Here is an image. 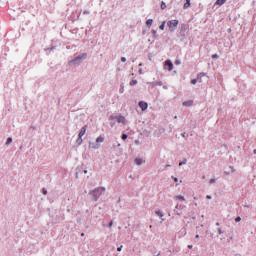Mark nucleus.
I'll list each match as a JSON object with an SVG mask.
<instances>
[{
  "label": "nucleus",
  "mask_w": 256,
  "mask_h": 256,
  "mask_svg": "<svg viewBox=\"0 0 256 256\" xmlns=\"http://www.w3.org/2000/svg\"><path fill=\"white\" fill-rule=\"evenodd\" d=\"M156 215H158V217H163V213L161 212V210L156 211Z\"/></svg>",
  "instance_id": "nucleus-15"
},
{
  "label": "nucleus",
  "mask_w": 256,
  "mask_h": 256,
  "mask_svg": "<svg viewBox=\"0 0 256 256\" xmlns=\"http://www.w3.org/2000/svg\"><path fill=\"white\" fill-rule=\"evenodd\" d=\"M42 193H43V195H47V190L45 188H43Z\"/></svg>",
  "instance_id": "nucleus-24"
},
{
  "label": "nucleus",
  "mask_w": 256,
  "mask_h": 256,
  "mask_svg": "<svg viewBox=\"0 0 256 256\" xmlns=\"http://www.w3.org/2000/svg\"><path fill=\"white\" fill-rule=\"evenodd\" d=\"M191 83H192V85H195L197 83V79H192Z\"/></svg>",
  "instance_id": "nucleus-21"
},
{
  "label": "nucleus",
  "mask_w": 256,
  "mask_h": 256,
  "mask_svg": "<svg viewBox=\"0 0 256 256\" xmlns=\"http://www.w3.org/2000/svg\"><path fill=\"white\" fill-rule=\"evenodd\" d=\"M123 249V245L117 248V251H121Z\"/></svg>",
  "instance_id": "nucleus-26"
},
{
  "label": "nucleus",
  "mask_w": 256,
  "mask_h": 256,
  "mask_svg": "<svg viewBox=\"0 0 256 256\" xmlns=\"http://www.w3.org/2000/svg\"><path fill=\"white\" fill-rule=\"evenodd\" d=\"M177 25H179V20H170L168 22V27L170 31H174L175 29H177Z\"/></svg>",
  "instance_id": "nucleus-2"
},
{
  "label": "nucleus",
  "mask_w": 256,
  "mask_h": 256,
  "mask_svg": "<svg viewBox=\"0 0 256 256\" xmlns=\"http://www.w3.org/2000/svg\"><path fill=\"white\" fill-rule=\"evenodd\" d=\"M174 181H175V183H177L178 179H177V178H174Z\"/></svg>",
  "instance_id": "nucleus-33"
},
{
  "label": "nucleus",
  "mask_w": 256,
  "mask_h": 256,
  "mask_svg": "<svg viewBox=\"0 0 256 256\" xmlns=\"http://www.w3.org/2000/svg\"><path fill=\"white\" fill-rule=\"evenodd\" d=\"M103 141H105V138L103 136H99L97 139H96V143L99 144V143H103Z\"/></svg>",
  "instance_id": "nucleus-10"
},
{
  "label": "nucleus",
  "mask_w": 256,
  "mask_h": 256,
  "mask_svg": "<svg viewBox=\"0 0 256 256\" xmlns=\"http://www.w3.org/2000/svg\"><path fill=\"white\" fill-rule=\"evenodd\" d=\"M93 149H99V145L93 146Z\"/></svg>",
  "instance_id": "nucleus-27"
},
{
  "label": "nucleus",
  "mask_w": 256,
  "mask_h": 256,
  "mask_svg": "<svg viewBox=\"0 0 256 256\" xmlns=\"http://www.w3.org/2000/svg\"><path fill=\"white\" fill-rule=\"evenodd\" d=\"M235 221H236V223H239V221H241V217H239V216L236 217V218H235Z\"/></svg>",
  "instance_id": "nucleus-22"
},
{
  "label": "nucleus",
  "mask_w": 256,
  "mask_h": 256,
  "mask_svg": "<svg viewBox=\"0 0 256 256\" xmlns=\"http://www.w3.org/2000/svg\"><path fill=\"white\" fill-rule=\"evenodd\" d=\"M165 67H167L168 71H173V62H171V60H166Z\"/></svg>",
  "instance_id": "nucleus-3"
},
{
  "label": "nucleus",
  "mask_w": 256,
  "mask_h": 256,
  "mask_svg": "<svg viewBox=\"0 0 256 256\" xmlns=\"http://www.w3.org/2000/svg\"><path fill=\"white\" fill-rule=\"evenodd\" d=\"M212 59H219V55L213 54V55H212Z\"/></svg>",
  "instance_id": "nucleus-20"
},
{
  "label": "nucleus",
  "mask_w": 256,
  "mask_h": 256,
  "mask_svg": "<svg viewBox=\"0 0 256 256\" xmlns=\"http://www.w3.org/2000/svg\"><path fill=\"white\" fill-rule=\"evenodd\" d=\"M130 85H131V86L137 85V80H132V81L130 82Z\"/></svg>",
  "instance_id": "nucleus-19"
},
{
  "label": "nucleus",
  "mask_w": 256,
  "mask_h": 256,
  "mask_svg": "<svg viewBox=\"0 0 256 256\" xmlns=\"http://www.w3.org/2000/svg\"><path fill=\"white\" fill-rule=\"evenodd\" d=\"M121 61H122V63H125V61H127V58L122 57V58H121Z\"/></svg>",
  "instance_id": "nucleus-25"
},
{
  "label": "nucleus",
  "mask_w": 256,
  "mask_h": 256,
  "mask_svg": "<svg viewBox=\"0 0 256 256\" xmlns=\"http://www.w3.org/2000/svg\"><path fill=\"white\" fill-rule=\"evenodd\" d=\"M122 139H123V141H125L127 139V134H123Z\"/></svg>",
  "instance_id": "nucleus-23"
},
{
  "label": "nucleus",
  "mask_w": 256,
  "mask_h": 256,
  "mask_svg": "<svg viewBox=\"0 0 256 256\" xmlns=\"http://www.w3.org/2000/svg\"><path fill=\"white\" fill-rule=\"evenodd\" d=\"M135 163L136 165H141L143 163V160L141 158H136Z\"/></svg>",
  "instance_id": "nucleus-13"
},
{
  "label": "nucleus",
  "mask_w": 256,
  "mask_h": 256,
  "mask_svg": "<svg viewBox=\"0 0 256 256\" xmlns=\"http://www.w3.org/2000/svg\"><path fill=\"white\" fill-rule=\"evenodd\" d=\"M146 25H147V27H151V25H153V19H148L146 21Z\"/></svg>",
  "instance_id": "nucleus-12"
},
{
  "label": "nucleus",
  "mask_w": 256,
  "mask_h": 256,
  "mask_svg": "<svg viewBox=\"0 0 256 256\" xmlns=\"http://www.w3.org/2000/svg\"><path fill=\"white\" fill-rule=\"evenodd\" d=\"M159 29H161V31H163L165 29V22L162 23L160 26H159Z\"/></svg>",
  "instance_id": "nucleus-16"
},
{
  "label": "nucleus",
  "mask_w": 256,
  "mask_h": 256,
  "mask_svg": "<svg viewBox=\"0 0 256 256\" xmlns=\"http://www.w3.org/2000/svg\"><path fill=\"white\" fill-rule=\"evenodd\" d=\"M115 119L117 120V123H123V125H125V118L123 116L115 117Z\"/></svg>",
  "instance_id": "nucleus-6"
},
{
  "label": "nucleus",
  "mask_w": 256,
  "mask_h": 256,
  "mask_svg": "<svg viewBox=\"0 0 256 256\" xmlns=\"http://www.w3.org/2000/svg\"><path fill=\"white\" fill-rule=\"evenodd\" d=\"M12 142H13V139L12 138H8L7 141H6V145H9Z\"/></svg>",
  "instance_id": "nucleus-17"
},
{
  "label": "nucleus",
  "mask_w": 256,
  "mask_h": 256,
  "mask_svg": "<svg viewBox=\"0 0 256 256\" xmlns=\"http://www.w3.org/2000/svg\"><path fill=\"white\" fill-rule=\"evenodd\" d=\"M183 137H185V134H182Z\"/></svg>",
  "instance_id": "nucleus-39"
},
{
  "label": "nucleus",
  "mask_w": 256,
  "mask_h": 256,
  "mask_svg": "<svg viewBox=\"0 0 256 256\" xmlns=\"http://www.w3.org/2000/svg\"><path fill=\"white\" fill-rule=\"evenodd\" d=\"M253 153H254V155H256V149H254Z\"/></svg>",
  "instance_id": "nucleus-37"
},
{
  "label": "nucleus",
  "mask_w": 256,
  "mask_h": 256,
  "mask_svg": "<svg viewBox=\"0 0 256 256\" xmlns=\"http://www.w3.org/2000/svg\"><path fill=\"white\" fill-rule=\"evenodd\" d=\"M195 237H196V239H199V234H197Z\"/></svg>",
  "instance_id": "nucleus-35"
},
{
  "label": "nucleus",
  "mask_w": 256,
  "mask_h": 256,
  "mask_svg": "<svg viewBox=\"0 0 256 256\" xmlns=\"http://www.w3.org/2000/svg\"><path fill=\"white\" fill-rule=\"evenodd\" d=\"M110 119H115V117L111 116Z\"/></svg>",
  "instance_id": "nucleus-38"
},
{
  "label": "nucleus",
  "mask_w": 256,
  "mask_h": 256,
  "mask_svg": "<svg viewBox=\"0 0 256 256\" xmlns=\"http://www.w3.org/2000/svg\"><path fill=\"white\" fill-rule=\"evenodd\" d=\"M85 133H87V126L82 127L78 134V139L76 140V143L78 145H81V143H83V136L85 135Z\"/></svg>",
  "instance_id": "nucleus-1"
},
{
  "label": "nucleus",
  "mask_w": 256,
  "mask_h": 256,
  "mask_svg": "<svg viewBox=\"0 0 256 256\" xmlns=\"http://www.w3.org/2000/svg\"><path fill=\"white\" fill-rule=\"evenodd\" d=\"M81 237H85V233H82V234H81Z\"/></svg>",
  "instance_id": "nucleus-34"
},
{
  "label": "nucleus",
  "mask_w": 256,
  "mask_h": 256,
  "mask_svg": "<svg viewBox=\"0 0 256 256\" xmlns=\"http://www.w3.org/2000/svg\"><path fill=\"white\" fill-rule=\"evenodd\" d=\"M191 105H193V100H188L183 102L184 107H191Z\"/></svg>",
  "instance_id": "nucleus-7"
},
{
  "label": "nucleus",
  "mask_w": 256,
  "mask_h": 256,
  "mask_svg": "<svg viewBox=\"0 0 256 256\" xmlns=\"http://www.w3.org/2000/svg\"><path fill=\"white\" fill-rule=\"evenodd\" d=\"M191 7V0H186V3L184 4V9H189Z\"/></svg>",
  "instance_id": "nucleus-9"
},
{
  "label": "nucleus",
  "mask_w": 256,
  "mask_h": 256,
  "mask_svg": "<svg viewBox=\"0 0 256 256\" xmlns=\"http://www.w3.org/2000/svg\"><path fill=\"white\" fill-rule=\"evenodd\" d=\"M179 165H180V166H181V165H185V162H180Z\"/></svg>",
  "instance_id": "nucleus-30"
},
{
  "label": "nucleus",
  "mask_w": 256,
  "mask_h": 256,
  "mask_svg": "<svg viewBox=\"0 0 256 256\" xmlns=\"http://www.w3.org/2000/svg\"><path fill=\"white\" fill-rule=\"evenodd\" d=\"M109 227H113V222H110Z\"/></svg>",
  "instance_id": "nucleus-31"
},
{
  "label": "nucleus",
  "mask_w": 256,
  "mask_h": 256,
  "mask_svg": "<svg viewBox=\"0 0 256 256\" xmlns=\"http://www.w3.org/2000/svg\"><path fill=\"white\" fill-rule=\"evenodd\" d=\"M188 248L189 249H193V245H188Z\"/></svg>",
  "instance_id": "nucleus-29"
},
{
  "label": "nucleus",
  "mask_w": 256,
  "mask_h": 256,
  "mask_svg": "<svg viewBox=\"0 0 256 256\" xmlns=\"http://www.w3.org/2000/svg\"><path fill=\"white\" fill-rule=\"evenodd\" d=\"M139 107L142 109V111H147V107H149V104L147 102H139Z\"/></svg>",
  "instance_id": "nucleus-4"
},
{
  "label": "nucleus",
  "mask_w": 256,
  "mask_h": 256,
  "mask_svg": "<svg viewBox=\"0 0 256 256\" xmlns=\"http://www.w3.org/2000/svg\"><path fill=\"white\" fill-rule=\"evenodd\" d=\"M84 173H87V170H85Z\"/></svg>",
  "instance_id": "nucleus-40"
},
{
  "label": "nucleus",
  "mask_w": 256,
  "mask_h": 256,
  "mask_svg": "<svg viewBox=\"0 0 256 256\" xmlns=\"http://www.w3.org/2000/svg\"><path fill=\"white\" fill-rule=\"evenodd\" d=\"M85 57H87V54H82L81 56L79 57H76L72 63H77V61H81V59H85Z\"/></svg>",
  "instance_id": "nucleus-5"
},
{
  "label": "nucleus",
  "mask_w": 256,
  "mask_h": 256,
  "mask_svg": "<svg viewBox=\"0 0 256 256\" xmlns=\"http://www.w3.org/2000/svg\"><path fill=\"white\" fill-rule=\"evenodd\" d=\"M176 199H179V201H185V197L182 195L176 196Z\"/></svg>",
  "instance_id": "nucleus-14"
},
{
  "label": "nucleus",
  "mask_w": 256,
  "mask_h": 256,
  "mask_svg": "<svg viewBox=\"0 0 256 256\" xmlns=\"http://www.w3.org/2000/svg\"><path fill=\"white\" fill-rule=\"evenodd\" d=\"M210 183H215V179L212 178V179L210 180Z\"/></svg>",
  "instance_id": "nucleus-28"
},
{
  "label": "nucleus",
  "mask_w": 256,
  "mask_h": 256,
  "mask_svg": "<svg viewBox=\"0 0 256 256\" xmlns=\"http://www.w3.org/2000/svg\"><path fill=\"white\" fill-rule=\"evenodd\" d=\"M175 64H176V65H179V61H176Z\"/></svg>",
  "instance_id": "nucleus-36"
},
{
  "label": "nucleus",
  "mask_w": 256,
  "mask_h": 256,
  "mask_svg": "<svg viewBox=\"0 0 256 256\" xmlns=\"http://www.w3.org/2000/svg\"><path fill=\"white\" fill-rule=\"evenodd\" d=\"M167 8V5L165 4V2H162L161 3V9H166Z\"/></svg>",
  "instance_id": "nucleus-18"
},
{
  "label": "nucleus",
  "mask_w": 256,
  "mask_h": 256,
  "mask_svg": "<svg viewBox=\"0 0 256 256\" xmlns=\"http://www.w3.org/2000/svg\"><path fill=\"white\" fill-rule=\"evenodd\" d=\"M206 199H211V196L207 195V196H206Z\"/></svg>",
  "instance_id": "nucleus-32"
},
{
  "label": "nucleus",
  "mask_w": 256,
  "mask_h": 256,
  "mask_svg": "<svg viewBox=\"0 0 256 256\" xmlns=\"http://www.w3.org/2000/svg\"><path fill=\"white\" fill-rule=\"evenodd\" d=\"M225 3H227V0H217L215 5L221 6V5H225Z\"/></svg>",
  "instance_id": "nucleus-8"
},
{
  "label": "nucleus",
  "mask_w": 256,
  "mask_h": 256,
  "mask_svg": "<svg viewBox=\"0 0 256 256\" xmlns=\"http://www.w3.org/2000/svg\"><path fill=\"white\" fill-rule=\"evenodd\" d=\"M103 192H105V188L103 187H100L94 191V193H103Z\"/></svg>",
  "instance_id": "nucleus-11"
}]
</instances>
